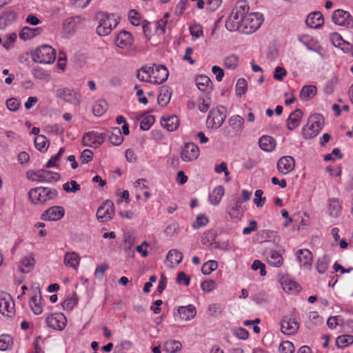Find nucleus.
<instances>
[{
    "label": "nucleus",
    "instance_id": "2f4dec72",
    "mask_svg": "<svg viewBox=\"0 0 353 353\" xmlns=\"http://www.w3.org/2000/svg\"><path fill=\"white\" fill-rule=\"evenodd\" d=\"M29 304L34 314L39 315L42 313L43 303L41 302V296L39 293H35L31 296Z\"/></svg>",
    "mask_w": 353,
    "mask_h": 353
},
{
    "label": "nucleus",
    "instance_id": "1a4fd4ad",
    "mask_svg": "<svg viewBox=\"0 0 353 353\" xmlns=\"http://www.w3.org/2000/svg\"><path fill=\"white\" fill-rule=\"evenodd\" d=\"M114 214V205L110 200H106L98 208L97 218L101 222H107L111 220Z\"/></svg>",
    "mask_w": 353,
    "mask_h": 353
},
{
    "label": "nucleus",
    "instance_id": "e2e57ef3",
    "mask_svg": "<svg viewBox=\"0 0 353 353\" xmlns=\"http://www.w3.org/2000/svg\"><path fill=\"white\" fill-rule=\"evenodd\" d=\"M63 152L64 149L63 148H61L59 150V152L57 154H54L51 157L50 160L46 163V168H52L57 166V162L60 160L61 157L62 156Z\"/></svg>",
    "mask_w": 353,
    "mask_h": 353
},
{
    "label": "nucleus",
    "instance_id": "bf43d9fd",
    "mask_svg": "<svg viewBox=\"0 0 353 353\" xmlns=\"http://www.w3.org/2000/svg\"><path fill=\"white\" fill-rule=\"evenodd\" d=\"M155 118L153 115H148L145 117L140 123V128L143 130H148L154 123Z\"/></svg>",
    "mask_w": 353,
    "mask_h": 353
},
{
    "label": "nucleus",
    "instance_id": "3c124183",
    "mask_svg": "<svg viewBox=\"0 0 353 353\" xmlns=\"http://www.w3.org/2000/svg\"><path fill=\"white\" fill-rule=\"evenodd\" d=\"M330 264V259L327 256H324L317 261L316 270L319 274H324Z\"/></svg>",
    "mask_w": 353,
    "mask_h": 353
},
{
    "label": "nucleus",
    "instance_id": "338daca9",
    "mask_svg": "<svg viewBox=\"0 0 353 353\" xmlns=\"http://www.w3.org/2000/svg\"><path fill=\"white\" fill-rule=\"evenodd\" d=\"M222 312L221 306L217 303H212L208 306V313L212 316H217Z\"/></svg>",
    "mask_w": 353,
    "mask_h": 353
},
{
    "label": "nucleus",
    "instance_id": "680f3d73",
    "mask_svg": "<svg viewBox=\"0 0 353 353\" xmlns=\"http://www.w3.org/2000/svg\"><path fill=\"white\" fill-rule=\"evenodd\" d=\"M294 344L288 341H283L279 345L281 353H294Z\"/></svg>",
    "mask_w": 353,
    "mask_h": 353
},
{
    "label": "nucleus",
    "instance_id": "c03bdc74",
    "mask_svg": "<svg viewBox=\"0 0 353 353\" xmlns=\"http://www.w3.org/2000/svg\"><path fill=\"white\" fill-rule=\"evenodd\" d=\"M34 145L41 152L46 151L49 147V141L43 135H37L34 139Z\"/></svg>",
    "mask_w": 353,
    "mask_h": 353
},
{
    "label": "nucleus",
    "instance_id": "f257e3e1",
    "mask_svg": "<svg viewBox=\"0 0 353 353\" xmlns=\"http://www.w3.org/2000/svg\"><path fill=\"white\" fill-rule=\"evenodd\" d=\"M249 6L245 1L238 2L232 9L225 21V28L230 31L241 32L245 14L248 12Z\"/></svg>",
    "mask_w": 353,
    "mask_h": 353
},
{
    "label": "nucleus",
    "instance_id": "f03ea898",
    "mask_svg": "<svg viewBox=\"0 0 353 353\" xmlns=\"http://www.w3.org/2000/svg\"><path fill=\"white\" fill-rule=\"evenodd\" d=\"M57 196V190L47 187L34 188L28 192L29 199L34 205L45 204L49 201L55 199Z\"/></svg>",
    "mask_w": 353,
    "mask_h": 353
},
{
    "label": "nucleus",
    "instance_id": "052dcab7",
    "mask_svg": "<svg viewBox=\"0 0 353 353\" xmlns=\"http://www.w3.org/2000/svg\"><path fill=\"white\" fill-rule=\"evenodd\" d=\"M211 105V99L208 97L201 98L199 99V110L202 112H205Z\"/></svg>",
    "mask_w": 353,
    "mask_h": 353
},
{
    "label": "nucleus",
    "instance_id": "ea45409f",
    "mask_svg": "<svg viewBox=\"0 0 353 353\" xmlns=\"http://www.w3.org/2000/svg\"><path fill=\"white\" fill-rule=\"evenodd\" d=\"M316 94V88L314 85H305L300 92V98L302 100L307 101L312 99Z\"/></svg>",
    "mask_w": 353,
    "mask_h": 353
},
{
    "label": "nucleus",
    "instance_id": "c85d7f7f",
    "mask_svg": "<svg viewBox=\"0 0 353 353\" xmlns=\"http://www.w3.org/2000/svg\"><path fill=\"white\" fill-rule=\"evenodd\" d=\"M42 32L41 28L23 27L19 32V37L23 41L30 40L40 34Z\"/></svg>",
    "mask_w": 353,
    "mask_h": 353
},
{
    "label": "nucleus",
    "instance_id": "13d9d810",
    "mask_svg": "<svg viewBox=\"0 0 353 353\" xmlns=\"http://www.w3.org/2000/svg\"><path fill=\"white\" fill-rule=\"evenodd\" d=\"M17 39V34L12 33L7 35L3 39H2L1 44L6 49H10L13 46L14 41Z\"/></svg>",
    "mask_w": 353,
    "mask_h": 353
},
{
    "label": "nucleus",
    "instance_id": "e433bc0d",
    "mask_svg": "<svg viewBox=\"0 0 353 353\" xmlns=\"http://www.w3.org/2000/svg\"><path fill=\"white\" fill-rule=\"evenodd\" d=\"M224 195V188L223 186L219 185L216 187L212 192L210 194V201L214 205H218L222 199L223 196Z\"/></svg>",
    "mask_w": 353,
    "mask_h": 353
},
{
    "label": "nucleus",
    "instance_id": "5fc2aeb1",
    "mask_svg": "<svg viewBox=\"0 0 353 353\" xmlns=\"http://www.w3.org/2000/svg\"><path fill=\"white\" fill-rule=\"evenodd\" d=\"M248 88L247 81L245 79H238L236 87H235V91L236 94L238 96H242L244 94H245Z\"/></svg>",
    "mask_w": 353,
    "mask_h": 353
},
{
    "label": "nucleus",
    "instance_id": "b1692460",
    "mask_svg": "<svg viewBox=\"0 0 353 353\" xmlns=\"http://www.w3.org/2000/svg\"><path fill=\"white\" fill-rule=\"evenodd\" d=\"M133 42L132 36L129 32L121 31L115 39V44L121 48L130 47Z\"/></svg>",
    "mask_w": 353,
    "mask_h": 353
},
{
    "label": "nucleus",
    "instance_id": "f8f14e48",
    "mask_svg": "<svg viewBox=\"0 0 353 353\" xmlns=\"http://www.w3.org/2000/svg\"><path fill=\"white\" fill-rule=\"evenodd\" d=\"M199 156V149L193 143H187L181 149V158L185 162H190L196 160Z\"/></svg>",
    "mask_w": 353,
    "mask_h": 353
},
{
    "label": "nucleus",
    "instance_id": "c9c22d12",
    "mask_svg": "<svg viewBox=\"0 0 353 353\" xmlns=\"http://www.w3.org/2000/svg\"><path fill=\"white\" fill-rule=\"evenodd\" d=\"M195 83L199 90L208 92L211 90L212 81L210 78L205 75L197 76L195 79Z\"/></svg>",
    "mask_w": 353,
    "mask_h": 353
},
{
    "label": "nucleus",
    "instance_id": "7ed1b4c3",
    "mask_svg": "<svg viewBox=\"0 0 353 353\" xmlns=\"http://www.w3.org/2000/svg\"><path fill=\"white\" fill-rule=\"evenodd\" d=\"M323 118L321 114H315L310 117L307 123L303 128V137L305 139L315 137L322 128Z\"/></svg>",
    "mask_w": 353,
    "mask_h": 353
},
{
    "label": "nucleus",
    "instance_id": "a18cd8bd",
    "mask_svg": "<svg viewBox=\"0 0 353 353\" xmlns=\"http://www.w3.org/2000/svg\"><path fill=\"white\" fill-rule=\"evenodd\" d=\"M329 211L332 216H338L341 214V206L336 199H330L329 200Z\"/></svg>",
    "mask_w": 353,
    "mask_h": 353
},
{
    "label": "nucleus",
    "instance_id": "39448f33",
    "mask_svg": "<svg viewBox=\"0 0 353 353\" xmlns=\"http://www.w3.org/2000/svg\"><path fill=\"white\" fill-rule=\"evenodd\" d=\"M55 58V50L48 45L38 47L32 54V60L39 63L50 64L54 61Z\"/></svg>",
    "mask_w": 353,
    "mask_h": 353
},
{
    "label": "nucleus",
    "instance_id": "4be33fe9",
    "mask_svg": "<svg viewBox=\"0 0 353 353\" xmlns=\"http://www.w3.org/2000/svg\"><path fill=\"white\" fill-rule=\"evenodd\" d=\"M36 261L33 254H29L23 257L19 261V270L21 273H29L33 269Z\"/></svg>",
    "mask_w": 353,
    "mask_h": 353
},
{
    "label": "nucleus",
    "instance_id": "72a5a7b5",
    "mask_svg": "<svg viewBox=\"0 0 353 353\" xmlns=\"http://www.w3.org/2000/svg\"><path fill=\"white\" fill-rule=\"evenodd\" d=\"M78 17H70L63 23V33L68 37L72 36L76 31Z\"/></svg>",
    "mask_w": 353,
    "mask_h": 353
},
{
    "label": "nucleus",
    "instance_id": "aec40b11",
    "mask_svg": "<svg viewBox=\"0 0 353 353\" xmlns=\"http://www.w3.org/2000/svg\"><path fill=\"white\" fill-rule=\"evenodd\" d=\"M297 260L300 265L304 268L309 269L312 266V254L307 249H300L296 253Z\"/></svg>",
    "mask_w": 353,
    "mask_h": 353
},
{
    "label": "nucleus",
    "instance_id": "4d7b16f0",
    "mask_svg": "<svg viewBox=\"0 0 353 353\" xmlns=\"http://www.w3.org/2000/svg\"><path fill=\"white\" fill-rule=\"evenodd\" d=\"M190 32L192 37L197 39L203 36V27L199 23H194L190 26Z\"/></svg>",
    "mask_w": 353,
    "mask_h": 353
},
{
    "label": "nucleus",
    "instance_id": "9d476101",
    "mask_svg": "<svg viewBox=\"0 0 353 353\" xmlns=\"http://www.w3.org/2000/svg\"><path fill=\"white\" fill-rule=\"evenodd\" d=\"M103 134L94 131L86 132L82 137V144L84 146L94 148H99L103 143Z\"/></svg>",
    "mask_w": 353,
    "mask_h": 353
},
{
    "label": "nucleus",
    "instance_id": "49530a36",
    "mask_svg": "<svg viewBox=\"0 0 353 353\" xmlns=\"http://www.w3.org/2000/svg\"><path fill=\"white\" fill-rule=\"evenodd\" d=\"M16 14L14 12H4L0 15V30L4 29L12 21L15 19Z\"/></svg>",
    "mask_w": 353,
    "mask_h": 353
},
{
    "label": "nucleus",
    "instance_id": "dca6fc26",
    "mask_svg": "<svg viewBox=\"0 0 353 353\" xmlns=\"http://www.w3.org/2000/svg\"><path fill=\"white\" fill-rule=\"evenodd\" d=\"M276 168L280 174H288L294 170L295 160L291 156H283L278 160Z\"/></svg>",
    "mask_w": 353,
    "mask_h": 353
},
{
    "label": "nucleus",
    "instance_id": "473e14b6",
    "mask_svg": "<svg viewBox=\"0 0 353 353\" xmlns=\"http://www.w3.org/2000/svg\"><path fill=\"white\" fill-rule=\"evenodd\" d=\"M260 148L265 152H272L276 146L275 139L268 135L262 136L259 140Z\"/></svg>",
    "mask_w": 353,
    "mask_h": 353
},
{
    "label": "nucleus",
    "instance_id": "f704fd0d",
    "mask_svg": "<svg viewBox=\"0 0 353 353\" xmlns=\"http://www.w3.org/2000/svg\"><path fill=\"white\" fill-rule=\"evenodd\" d=\"M230 126L234 130L236 134H239L244 127V119L239 115L231 117L228 121Z\"/></svg>",
    "mask_w": 353,
    "mask_h": 353
},
{
    "label": "nucleus",
    "instance_id": "0e129e2a",
    "mask_svg": "<svg viewBox=\"0 0 353 353\" xmlns=\"http://www.w3.org/2000/svg\"><path fill=\"white\" fill-rule=\"evenodd\" d=\"M263 194V192L261 190H257L254 193V203L258 208L262 207L266 201L265 197L262 196Z\"/></svg>",
    "mask_w": 353,
    "mask_h": 353
},
{
    "label": "nucleus",
    "instance_id": "de8ad7c7",
    "mask_svg": "<svg viewBox=\"0 0 353 353\" xmlns=\"http://www.w3.org/2000/svg\"><path fill=\"white\" fill-rule=\"evenodd\" d=\"M228 213L232 219H240L243 215V211L241 209V203L238 201H235Z\"/></svg>",
    "mask_w": 353,
    "mask_h": 353
},
{
    "label": "nucleus",
    "instance_id": "423d86ee",
    "mask_svg": "<svg viewBox=\"0 0 353 353\" xmlns=\"http://www.w3.org/2000/svg\"><path fill=\"white\" fill-rule=\"evenodd\" d=\"M263 20V15L259 12H247L245 14L241 32L245 34L255 32L261 26Z\"/></svg>",
    "mask_w": 353,
    "mask_h": 353
},
{
    "label": "nucleus",
    "instance_id": "412c9836",
    "mask_svg": "<svg viewBox=\"0 0 353 353\" xmlns=\"http://www.w3.org/2000/svg\"><path fill=\"white\" fill-rule=\"evenodd\" d=\"M177 311L179 318L183 321H190L194 318L196 314V307L192 304L186 306H179Z\"/></svg>",
    "mask_w": 353,
    "mask_h": 353
},
{
    "label": "nucleus",
    "instance_id": "9b49d317",
    "mask_svg": "<svg viewBox=\"0 0 353 353\" xmlns=\"http://www.w3.org/2000/svg\"><path fill=\"white\" fill-rule=\"evenodd\" d=\"M48 326L53 330H63L67 323V319L63 313L57 312L49 314L46 319Z\"/></svg>",
    "mask_w": 353,
    "mask_h": 353
},
{
    "label": "nucleus",
    "instance_id": "5701e85b",
    "mask_svg": "<svg viewBox=\"0 0 353 353\" xmlns=\"http://www.w3.org/2000/svg\"><path fill=\"white\" fill-rule=\"evenodd\" d=\"M305 23L307 26L312 28H319L323 25L324 18L320 12L316 11L307 16Z\"/></svg>",
    "mask_w": 353,
    "mask_h": 353
},
{
    "label": "nucleus",
    "instance_id": "6e6552de",
    "mask_svg": "<svg viewBox=\"0 0 353 353\" xmlns=\"http://www.w3.org/2000/svg\"><path fill=\"white\" fill-rule=\"evenodd\" d=\"M27 178L32 181L52 183L57 181L60 176L58 173L46 170H31L27 172Z\"/></svg>",
    "mask_w": 353,
    "mask_h": 353
},
{
    "label": "nucleus",
    "instance_id": "69168bd1",
    "mask_svg": "<svg viewBox=\"0 0 353 353\" xmlns=\"http://www.w3.org/2000/svg\"><path fill=\"white\" fill-rule=\"evenodd\" d=\"M201 288L205 292H211L215 289L216 283L213 280H206L202 282Z\"/></svg>",
    "mask_w": 353,
    "mask_h": 353
},
{
    "label": "nucleus",
    "instance_id": "7c9ffc66",
    "mask_svg": "<svg viewBox=\"0 0 353 353\" xmlns=\"http://www.w3.org/2000/svg\"><path fill=\"white\" fill-rule=\"evenodd\" d=\"M168 266L173 268L178 265L183 259V254L176 249L170 250L167 254Z\"/></svg>",
    "mask_w": 353,
    "mask_h": 353
},
{
    "label": "nucleus",
    "instance_id": "a211bd4d",
    "mask_svg": "<svg viewBox=\"0 0 353 353\" xmlns=\"http://www.w3.org/2000/svg\"><path fill=\"white\" fill-rule=\"evenodd\" d=\"M152 70V84L159 85L167 80L169 73L168 69L164 65L153 64Z\"/></svg>",
    "mask_w": 353,
    "mask_h": 353
},
{
    "label": "nucleus",
    "instance_id": "09e8293b",
    "mask_svg": "<svg viewBox=\"0 0 353 353\" xmlns=\"http://www.w3.org/2000/svg\"><path fill=\"white\" fill-rule=\"evenodd\" d=\"M353 343V336L352 335H342L339 336L336 339V345L338 347L344 348L345 347Z\"/></svg>",
    "mask_w": 353,
    "mask_h": 353
},
{
    "label": "nucleus",
    "instance_id": "a19ab883",
    "mask_svg": "<svg viewBox=\"0 0 353 353\" xmlns=\"http://www.w3.org/2000/svg\"><path fill=\"white\" fill-rule=\"evenodd\" d=\"M281 282L283 290L288 292L297 291L299 287L295 281L289 277H283Z\"/></svg>",
    "mask_w": 353,
    "mask_h": 353
},
{
    "label": "nucleus",
    "instance_id": "20e7f679",
    "mask_svg": "<svg viewBox=\"0 0 353 353\" xmlns=\"http://www.w3.org/2000/svg\"><path fill=\"white\" fill-rule=\"evenodd\" d=\"M99 20L97 32L99 36H107L116 28L119 21L114 14L101 13L98 15Z\"/></svg>",
    "mask_w": 353,
    "mask_h": 353
},
{
    "label": "nucleus",
    "instance_id": "cd10ccee",
    "mask_svg": "<svg viewBox=\"0 0 353 353\" xmlns=\"http://www.w3.org/2000/svg\"><path fill=\"white\" fill-rule=\"evenodd\" d=\"M303 117V112L300 109L295 110L292 112L287 120V128L290 130L296 128Z\"/></svg>",
    "mask_w": 353,
    "mask_h": 353
},
{
    "label": "nucleus",
    "instance_id": "58836bf2",
    "mask_svg": "<svg viewBox=\"0 0 353 353\" xmlns=\"http://www.w3.org/2000/svg\"><path fill=\"white\" fill-rule=\"evenodd\" d=\"M171 94L172 92L168 87H162L157 97L158 103L162 106H165L170 101Z\"/></svg>",
    "mask_w": 353,
    "mask_h": 353
},
{
    "label": "nucleus",
    "instance_id": "2eb2a0df",
    "mask_svg": "<svg viewBox=\"0 0 353 353\" xmlns=\"http://www.w3.org/2000/svg\"><path fill=\"white\" fill-rule=\"evenodd\" d=\"M57 95L65 102L74 105H78L80 103V94L68 88L58 90L57 91Z\"/></svg>",
    "mask_w": 353,
    "mask_h": 353
},
{
    "label": "nucleus",
    "instance_id": "864d4df0",
    "mask_svg": "<svg viewBox=\"0 0 353 353\" xmlns=\"http://www.w3.org/2000/svg\"><path fill=\"white\" fill-rule=\"evenodd\" d=\"M107 110V103L104 101H97L93 106V114L97 117H100L104 114Z\"/></svg>",
    "mask_w": 353,
    "mask_h": 353
},
{
    "label": "nucleus",
    "instance_id": "79ce46f5",
    "mask_svg": "<svg viewBox=\"0 0 353 353\" xmlns=\"http://www.w3.org/2000/svg\"><path fill=\"white\" fill-rule=\"evenodd\" d=\"M182 345L179 341L169 340L164 343V350L168 353H176L181 350Z\"/></svg>",
    "mask_w": 353,
    "mask_h": 353
},
{
    "label": "nucleus",
    "instance_id": "ddd939ff",
    "mask_svg": "<svg viewBox=\"0 0 353 353\" xmlns=\"http://www.w3.org/2000/svg\"><path fill=\"white\" fill-rule=\"evenodd\" d=\"M332 21L336 25L352 27L353 26V19L350 14L343 10H336L332 15Z\"/></svg>",
    "mask_w": 353,
    "mask_h": 353
},
{
    "label": "nucleus",
    "instance_id": "6ab92c4d",
    "mask_svg": "<svg viewBox=\"0 0 353 353\" xmlns=\"http://www.w3.org/2000/svg\"><path fill=\"white\" fill-rule=\"evenodd\" d=\"M299 328V323L290 316H285L281 321V330L285 334H294Z\"/></svg>",
    "mask_w": 353,
    "mask_h": 353
},
{
    "label": "nucleus",
    "instance_id": "f3484780",
    "mask_svg": "<svg viewBox=\"0 0 353 353\" xmlns=\"http://www.w3.org/2000/svg\"><path fill=\"white\" fill-rule=\"evenodd\" d=\"M65 214V210L61 206L54 205L45 210L41 214L44 221H56L61 219Z\"/></svg>",
    "mask_w": 353,
    "mask_h": 353
},
{
    "label": "nucleus",
    "instance_id": "6e6d98bb",
    "mask_svg": "<svg viewBox=\"0 0 353 353\" xmlns=\"http://www.w3.org/2000/svg\"><path fill=\"white\" fill-rule=\"evenodd\" d=\"M63 189L66 192H77L81 189L80 185L76 181L72 180L70 182L65 183L63 185Z\"/></svg>",
    "mask_w": 353,
    "mask_h": 353
},
{
    "label": "nucleus",
    "instance_id": "a878e982",
    "mask_svg": "<svg viewBox=\"0 0 353 353\" xmlns=\"http://www.w3.org/2000/svg\"><path fill=\"white\" fill-rule=\"evenodd\" d=\"M153 64L146 65L137 70V79L143 82L152 83V76L153 72Z\"/></svg>",
    "mask_w": 353,
    "mask_h": 353
},
{
    "label": "nucleus",
    "instance_id": "8fccbe9b",
    "mask_svg": "<svg viewBox=\"0 0 353 353\" xmlns=\"http://www.w3.org/2000/svg\"><path fill=\"white\" fill-rule=\"evenodd\" d=\"M13 341L10 335L3 334L0 337V350L6 351L12 346Z\"/></svg>",
    "mask_w": 353,
    "mask_h": 353
},
{
    "label": "nucleus",
    "instance_id": "37998d69",
    "mask_svg": "<svg viewBox=\"0 0 353 353\" xmlns=\"http://www.w3.org/2000/svg\"><path fill=\"white\" fill-rule=\"evenodd\" d=\"M239 63V59L235 54H230L226 57L223 60V65L227 69L234 70H235Z\"/></svg>",
    "mask_w": 353,
    "mask_h": 353
},
{
    "label": "nucleus",
    "instance_id": "4c0bfd02",
    "mask_svg": "<svg viewBox=\"0 0 353 353\" xmlns=\"http://www.w3.org/2000/svg\"><path fill=\"white\" fill-rule=\"evenodd\" d=\"M110 142L114 145H121L124 139L119 128H113L109 134Z\"/></svg>",
    "mask_w": 353,
    "mask_h": 353
},
{
    "label": "nucleus",
    "instance_id": "774afa93",
    "mask_svg": "<svg viewBox=\"0 0 353 353\" xmlns=\"http://www.w3.org/2000/svg\"><path fill=\"white\" fill-rule=\"evenodd\" d=\"M209 220L205 215L199 214L196 217L195 222L193 223L192 227L194 228H199L205 225L208 223Z\"/></svg>",
    "mask_w": 353,
    "mask_h": 353
},
{
    "label": "nucleus",
    "instance_id": "4468645a",
    "mask_svg": "<svg viewBox=\"0 0 353 353\" xmlns=\"http://www.w3.org/2000/svg\"><path fill=\"white\" fill-rule=\"evenodd\" d=\"M14 312V304L9 294H0V312L5 316H11Z\"/></svg>",
    "mask_w": 353,
    "mask_h": 353
},
{
    "label": "nucleus",
    "instance_id": "c756f323",
    "mask_svg": "<svg viewBox=\"0 0 353 353\" xmlns=\"http://www.w3.org/2000/svg\"><path fill=\"white\" fill-rule=\"evenodd\" d=\"M266 259L268 264L273 267L279 268L283 263V256L275 250L267 252Z\"/></svg>",
    "mask_w": 353,
    "mask_h": 353
},
{
    "label": "nucleus",
    "instance_id": "bb28decb",
    "mask_svg": "<svg viewBox=\"0 0 353 353\" xmlns=\"http://www.w3.org/2000/svg\"><path fill=\"white\" fill-rule=\"evenodd\" d=\"M162 127L169 132L176 130L179 125V121L176 115H170L167 117H163L161 121Z\"/></svg>",
    "mask_w": 353,
    "mask_h": 353
},
{
    "label": "nucleus",
    "instance_id": "0eeeda50",
    "mask_svg": "<svg viewBox=\"0 0 353 353\" xmlns=\"http://www.w3.org/2000/svg\"><path fill=\"white\" fill-rule=\"evenodd\" d=\"M225 118V108L223 106H219L210 111L206 120V125L208 128L216 130L223 125Z\"/></svg>",
    "mask_w": 353,
    "mask_h": 353
},
{
    "label": "nucleus",
    "instance_id": "603ef678",
    "mask_svg": "<svg viewBox=\"0 0 353 353\" xmlns=\"http://www.w3.org/2000/svg\"><path fill=\"white\" fill-rule=\"evenodd\" d=\"M218 268V263L216 261L210 260L205 263L201 268V272L205 275L211 274L213 271L216 270Z\"/></svg>",
    "mask_w": 353,
    "mask_h": 353
},
{
    "label": "nucleus",
    "instance_id": "393cba45",
    "mask_svg": "<svg viewBox=\"0 0 353 353\" xmlns=\"http://www.w3.org/2000/svg\"><path fill=\"white\" fill-rule=\"evenodd\" d=\"M81 261L80 255L75 252H68L63 257V263L66 266L77 270Z\"/></svg>",
    "mask_w": 353,
    "mask_h": 353
}]
</instances>
